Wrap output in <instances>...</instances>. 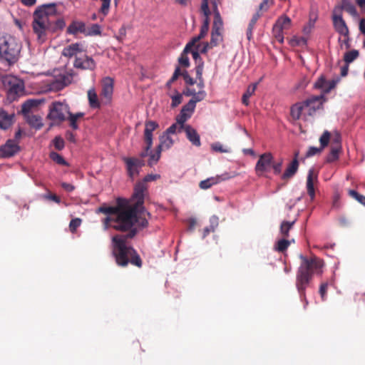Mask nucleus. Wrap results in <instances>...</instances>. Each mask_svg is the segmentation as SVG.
Wrapping results in <instances>:
<instances>
[{
    "instance_id": "20",
    "label": "nucleus",
    "mask_w": 365,
    "mask_h": 365,
    "mask_svg": "<svg viewBox=\"0 0 365 365\" xmlns=\"http://www.w3.org/2000/svg\"><path fill=\"white\" fill-rule=\"evenodd\" d=\"M14 113H9L4 108H0V128L1 130L9 129L14 123Z\"/></svg>"
},
{
    "instance_id": "11",
    "label": "nucleus",
    "mask_w": 365,
    "mask_h": 365,
    "mask_svg": "<svg viewBox=\"0 0 365 365\" xmlns=\"http://www.w3.org/2000/svg\"><path fill=\"white\" fill-rule=\"evenodd\" d=\"M21 150L18 142L8 139L4 145L0 146V158H10L17 155Z\"/></svg>"
},
{
    "instance_id": "6",
    "label": "nucleus",
    "mask_w": 365,
    "mask_h": 365,
    "mask_svg": "<svg viewBox=\"0 0 365 365\" xmlns=\"http://www.w3.org/2000/svg\"><path fill=\"white\" fill-rule=\"evenodd\" d=\"M21 44L11 36H3L0 37V60L6 61L9 65L17 62Z\"/></svg>"
},
{
    "instance_id": "46",
    "label": "nucleus",
    "mask_w": 365,
    "mask_h": 365,
    "mask_svg": "<svg viewBox=\"0 0 365 365\" xmlns=\"http://www.w3.org/2000/svg\"><path fill=\"white\" fill-rule=\"evenodd\" d=\"M207 96V93L205 90H200L197 93H195L192 98L189 101V102L193 103V105L196 106L197 102H200L203 101Z\"/></svg>"
},
{
    "instance_id": "62",
    "label": "nucleus",
    "mask_w": 365,
    "mask_h": 365,
    "mask_svg": "<svg viewBox=\"0 0 365 365\" xmlns=\"http://www.w3.org/2000/svg\"><path fill=\"white\" fill-rule=\"evenodd\" d=\"M197 49L201 53H205L207 52L208 49L213 48V46H211L210 43L206 42L204 43L203 45L201 46L200 44H197L196 46Z\"/></svg>"
},
{
    "instance_id": "13",
    "label": "nucleus",
    "mask_w": 365,
    "mask_h": 365,
    "mask_svg": "<svg viewBox=\"0 0 365 365\" xmlns=\"http://www.w3.org/2000/svg\"><path fill=\"white\" fill-rule=\"evenodd\" d=\"M123 161L126 165L128 175L132 179L138 175L140 173V169L145 165V161L138 158H123Z\"/></svg>"
},
{
    "instance_id": "9",
    "label": "nucleus",
    "mask_w": 365,
    "mask_h": 365,
    "mask_svg": "<svg viewBox=\"0 0 365 365\" xmlns=\"http://www.w3.org/2000/svg\"><path fill=\"white\" fill-rule=\"evenodd\" d=\"M160 178L158 174H148L144 177L142 181L138 182L134 187L133 194V199H138L140 204H144L145 196L148 192V186L146 183L156 180Z\"/></svg>"
},
{
    "instance_id": "4",
    "label": "nucleus",
    "mask_w": 365,
    "mask_h": 365,
    "mask_svg": "<svg viewBox=\"0 0 365 365\" xmlns=\"http://www.w3.org/2000/svg\"><path fill=\"white\" fill-rule=\"evenodd\" d=\"M57 3L46 4L38 6L33 14L32 29L40 43H43L51 29L50 17L57 14Z\"/></svg>"
},
{
    "instance_id": "37",
    "label": "nucleus",
    "mask_w": 365,
    "mask_h": 365,
    "mask_svg": "<svg viewBox=\"0 0 365 365\" xmlns=\"http://www.w3.org/2000/svg\"><path fill=\"white\" fill-rule=\"evenodd\" d=\"M118 209V200H116V205L115 206H101L98 208L97 212H101L106 215H108V216H113Z\"/></svg>"
},
{
    "instance_id": "63",
    "label": "nucleus",
    "mask_w": 365,
    "mask_h": 365,
    "mask_svg": "<svg viewBox=\"0 0 365 365\" xmlns=\"http://www.w3.org/2000/svg\"><path fill=\"white\" fill-rule=\"evenodd\" d=\"M211 149L217 153H227V150L225 149L220 143H215L211 145Z\"/></svg>"
},
{
    "instance_id": "8",
    "label": "nucleus",
    "mask_w": 365,
    "mask_h": 365,
    "mask_svg": "<svg viewBox=\"0 0 365 365\" xmlns=\"http://www.w3.org/2000/svg\"><path fill=\"white\" fill-rule=\"evenodd\" d=\"M69 113V107L67 104L56 101L49 106L47 118L54 123H59L66 120V115Z\"/></svg>"
},
{
    "instance_id": "3",
    "label": "nucleus",
    "mask_w": 365,
    "mask_h": 365,
    "mask_svg": "<svg viewBox=\"0 0 365 365\" xmlns=\"http://www.w3.org/2000/svg\"><path fill=\"white\" fill-rule=\"evenodd\" d=\"M301 264L296 275V287L300 298L305 302V306L308 304L306 298V289L312 279L314 274H321L324 267V261L316 255L309 258L300 255Z\"/></svg>"
},
{
    "instance_id": "24",
    "label": "nucleus",
    "mask_w": 365,
    "mask_h": 365,
    "mask_svg": "<svg viewBox=\"0 0 365 365\" xmlns=\"http://www.w3.org/2000/svg\"><path fill=\"white\" fill-rule=\"evenodd\" d=\"M86 32V24L80 21H73L67 28V33L76 35L78 33L85 34Z\"/></svg>"
},
{
    "instance_id": "40",
    "label": "nucleus",
    "mask_w": 365,
    "mask_h": 365,
    "mask_svg": "<svg viewBox=\"0 0 365 365\" xmlns=\"http://www.w3.org/2000/svg\"><path fill=\"white\" fill-rule=\"evenodd\" d=\"M189 115L185 114L182 113H180V114L176 117V123L179 125V132H181L182 130H185V128L187 125H185V123L189 119Z\"/></svg>"
},
{
    "instance_id": "31",
    "label": "nucleus",
    "mask_w": 365,
    "mask_h": 365,
    "mask_svg": "<svg viewBox=\"0 0 365 365\" xmlns=\"http://www.w3.org/2000/svg\"><path fill=\"white\" fill-rule=\"evenodd\" d=\"M291 23L292 21L289 17L287 16H282L278 18L274 25L279 29L284 30L289 29Z\"/></svg>"
},
{
    "instance_id": "50",
    "label": "nucleus",
    "mask_w": 365,
    "mask_h": 365,
    "mask_svg": "<svg viewBox=\"0 0 365 365\" xmlns=\"http://www.w3.org/2000/svg\"><path fill=\"white\" fill-rule=\"evenodd\" d=\"M24 90V85L21 82L14 83L10 86L9 93L11 94L19 95L22 93Z\"/></svg>"
},
{
    "instance_id": "30",
    "label": "nucleus",
    "mask_w": 365,
    "mask_h": 365,
    "mask_svg": "<svg viewBox=\"0 0 365 365\" xmlns=\"http://www.w3.org/2000/svg\"><path fill=\"white\" fill-rule=\"evenodd\" d=\"M174 143V140L172 139V138L163 133L160 137V144L157 146L158 148H160V150H163L164 149H169L173 146Z\"/></svg>"
},
{
    "instance_id": "42",
    "label": "nucleus",
    "mask_w": 365,
    "mask_h": 365,
    "mask_svg": "<svg viewBox=\"0 0 365 365\" xmlns=\"http://www.w3.org/2000/svg\"><path fill=\"white\" fill-rule=\"evenodd\" d=\"M101 34V26L98 24H93L86 29V36H98Z\"/></svg>"
},
{
    "instance_id": "39",
    "label": "nucleus",
    "mask_w": 365,
    "mask_h": 365,
    "mask_svg": "<svg viewBox=\"0 0 365 365\" xmlns=\"http://www.w3.org/2000/svg\"><path fill=\"white\" fill-rule=\"evenodd\" d=\"M359 53L357 50L353 49L344 53V60L346 64H349L358 58Z\"/></svg>"
},
{
    "instance_id": "55",
    "label": "nucleus",
    "mask_w": 365,
    "mask_h": 365,
    "mask_svg": "<svg viewBox=\"0 0 365 365\" xmlns=\"http://www.w3.org/2000/svg\"><path fill=\"white\" fill-rule=\"evenodd\" d=\"M349 195L356 200L359 202L361 204L365 205V196L358 193L356 191L354 190H349Z\"/></svg>"
},
{
    "instance_id": "53",
    "label": "nucleus",
    "mask_w": 365,
    "mask_h": 365,
    "mask_svg": "<svg viewBox=\"0 0 365 365\" xmlns=\"http://www.w3.org/2000/svg\"><path fill=\"white\" fill-rule=\"evenodd\" d=\"M195 108V105H193L192 102L190 103L188 101L185 106H182L180 112L185 114H188L189 118L191 117Z\"/></svg>"
},
{
    "instance_id": "28",
    "label": "nucleus",
    "mask_w": 365,
    "mask_h": 365,
    "mask_svg": "<svg viewBox=\"0 0 365 365\" xmlns=\"http://www.w3.org/2000/svg\"><path fill=\"white\" fill-rule=\"evenodd\" d=\"M88 99L89 106L92 108H99L101 103L98 100L97 93L94 88L89 89L88 91Z\"/></svg>"
},
{
    "instance_id": "25",
    "label": "nucleus",
    "mask_w": 365,
    "mask_h": 365,
    "mask_svg": "<svg viewBox=\"0 0 365 365\" xmlns=\"http://www.w3.org/2000/svg\"><path fill=\"white\" fill-rule=\"evenodd\" d=\"M83 51L82 45L79 43H72L66 47H65L62 51V56L67 58H72L75 56L78 53H81Z\"/></svg>"
},
{
    "instance_id": "56",
    "label": "nucleus",
    "mask_w": 365,
    "mask_h": 365,
    "mask_svg": "<svg viewBox=\"0 0 365 365\" xmlns=\"http://www.w3.org/2000/svg\"><path fill=\"white\" fill-rule=\"evenodd\" d=\"M55 148L58 150L63 149L65 143L63 139L60 136H56L53 140Z\"/></svg>"
},
{
    "instance_id": "10",
    "label": "nucleus",
    "mask_w": 365,
    "mask_h": 365,
    "mask_svg": "<svg viewBox=\"0 0 365 365\" xmlns=\"http://www.w3.org/2000/svg\"><path fill=\"white\" fill-rule=\"evenodd\" d=\"M158 124L155 121L148 120L145 122L144 130V141L146 144L144 150L140 153V159H143L149 155V151L153 145V132L158 128Z\"/></svg>"
},
{
    "instance_id": "21",
    "label": "nucleus",
    "mask_w": 365,
    "mask_h": 365,
    "mask_svg": "<svg viewBox=\"0 0 365 365\" xmlns=\"http://www.w3.org/2000/svg\"><path fill=\"white\" fill-rule=\"evenodd\" d=\"M335 86L336 82L334 81H327L323 76L319 78L314 83V88L321 89L323 96L324 93H328Z\"/></svg>"
},
{
    "instance_id": "51",
    "label": "nucleus",
    "mask_w": 365,
    "mask_h": 365,
    "mask_svg": "<svg viewBox=\"0 0 365 365\" xmlns=\"http://www.w3.org/2000/svg\"><path fill=\"white\" fill-rule=\"evenodd\" d=\"M272 35L279 43H283V42H284L283 30L279 29L278 27H277L274 25L273 28H272Z\"/></svg>"
},
{
    "instance_id": "27",
    "label": "nucleus",
    "mask_w": 365,
    "mask_h": 365,
    "mask_svg": "<svg viewBox=\"0 0 365 365\" xmlns=\"http://www.w3.org/2000/svg\"><path fill=\"white\" fill-rule=\"evenodd\" d=\"M307 193L309 195L312 200L314 199L315 197V190L314 187V171L313 170H310L309 171L307 178Z\"/></svg>"
},
{
    "instance_id": "2",
    "label": "nucleus",
    "mask_w": 365,
    "mask_h": 365,
    "mask_svg": "<svg viewBox=\"0 0 365 365\" xmlns=\"http://www.w3.org/2000/svg\"><path fill=\"white\" fill-rule=\"evenodd\" d=\"M137 235V231L133 230L125 235H115L112 237L113 255L116 264L120 267H126L129 262L141 267L142 259L136 250L128 245V240L133 239Z\"/></svg>"
},
{
    "instance_id": "29",
    "label": "nucleus",
    "mask_w": 365,
    "mask_h": 365,
    "mask_svg": "<svg viewBox=\"0 0 365 365\" xmlns=\"http://www.w3.org/2000/svg\"><path fill=\"white\" fill-rule=\"evenodd\" d=\"M26 121L30 126L36 129H40L43 126L42 118L36 115H27Z\"/></svg>"
},
{
    "instance_id": "14",
    "label": "nucleus",
    "mask_w": 365,
    "mask_h": 365,
    "mask_svg": "<svg viewBox=\"0 0 365 365\" xmlns=\"http://www.w3.org/2000/svg\"><path fill=\"white\" fill-rule=\"evenodd\" d=\"M273 155L271 153H264L259 155L255 165V171L258 175H262L264 173L269 171L272 164H273Z\"/></svg>"
},
{
    "instance_id": "33",
    "label": "nucleus",
    "mask_w": 365,
    "mask_h": 365,
    "mask_svg": "<svg viewBox=\"0 0 365 365\" xmlns=\"http://www.w3.org/2000/svg\"><path fill=\"white\" fill-rule=\"evenodd\" d=\"M222 31L212 30L211 39L210 41L211 46H217L222 41L223 37Z\"/></svg>"
},
{
    "instance_id": "41",
    "label": "nucleus",
    "mask_w": 365,
    "mask_h": 365,
    "mask_svg": "<svg viewBox=\"0 0 365 365\" xmlns=\"http://www.w3.org/2000/svg\"><path fill=\"white\" fill-rule=\"evenodd\" d=\"M290 244H291V242L289 240H287L286 239H282V240L277 241V242L275 245L274 249L277 252H284V251H286L287 250V248L290 245Z\"/></svg>"
},
{
    "instance_id": "44",
    "label": "nucleus",
    "mask_w": 365,
    "mask_h": 365,
    "mask_svg": "<svg viewBox=\"0 0 365 365\" xmlns=\"http://www.w3.org/2000/svg\"><path fill=\"white\" fill-rule=\"evenodd\" d=\"M192 48H190L187 51H185V48H184L182 53L178 58V62L180 65L183 67L187 68L190 66V61L187 57V53H190Z\"/></svg>"
},
{
    "instance_id": "26",
    "label": "nucleus",
    "mask_w": 365,
    "mask_h": 365,
    "mask_svg": "<svg viewBox=\"0 0 365 365\" xmlns=\"http://www.w3.org/2000/svg\"><path fill=\"white\" fill-rule=\"evenodd\" d=\"M334 8H340V14H341L342 10H345L351 16H356L357 14L355 6L349 0H342L341 4L340 6H336Z\"/></svg>"
},
{
    "instance_id": "64",
    "label": "nucleus",
    "mask_w": 365,
    "mask_h": 365,
    "mask_svg": "<svg viewBox=\"0 0 365 365\" xmlns=\"http://www.w3.org/2000/svg\"><path fill=\"white\" fill-rule=\"evenodd\" d=\"M177 132L180 133L179 125L175 123L171 125L168 128H167V130L163 133L170 135V134H174Z\"/></svg>"
},
{
    "instance_id": "18",
    "label": "nucleus",
    "mask_w": 365,
    "mask_h": 365,
    "mask_svg": "<svg viewBox=\"0 0 365 365\" xmlns=\"http://www.w3.org/2000/svg\"><path fill=\"white\" fill-rule=\"evenodd\" d=\"M330 140L331 133L328 130H325L319 138L320 148L310 147L307 152L306 157L309 158L321 153L322 150L328 145Z\"/></svg>"
},
{
    "instance_id": "23",
    "label": "nucleus",
    "mask_w": 365,
    "mask_h": 365,
    "mask_svg": "<svg viewBox=\"0 0 365 365\" xmlns=\"http://www.w3.org/2000/svg\"><path fill=\"white\" fill-rule=\"evenodd\" d=\"M299 160L293 159L287 165L284 173L282 175V179L287 180L292 178L298 170L299 168Z\"/></svg>"
},
{
    "instance_id": "58",
    "label": "nucleus",
    "mask_w": 365,
    "mask_h": 365,
    "mask_svg": "<svg viewBox=\"0 0 365 365\" xmlns=\"http://www.w3.org/2000/svg\"><path fill=\"white\" fill-rule=\"evenodd\" d=\"M81 220L80 218H75L71 220L69 223V229L71 232H75L76 229L81 225Z\"/></svg>"
},
{
    "instance_id": "22",
    "label": "nucleus",
    "mask_w": 365,
    "mask_h": 365,
    "mask_svg": "<svg viewBox=\"0 0 365 365\" xmlns=\"http://www.w3.org/2000/svg\"><path fill=\"white\" fill-rule=\"evenodd\" d=\"M183 130L186 133L187 138L193 145L197 147L201 145L200 137L195 128L190 125H187Z\"/></svg>"
},
{
    "instance_id": "19",
    "label": "nucleus",
    "mask_w": 365,
    "mask_h": 365,
    "mask_svg": "<svg viewBox=\"0 0 365 365\" xmlns=\"http://www.w3.org/2000/svg\"><path fill=\"white\" fill-rule=\"evenodd\" d=\"M113 93V80L110 77H106L103 80L101 96L104 98L107 102L111 100Z\"/></svg>"
},
{
    "instance_id": "48",
    "label": "nucleus",
    "mask_w": 365,
    "mask_h": 365,
    "mask_svg": "<svg viewBox=\"0 0 365 365\" xmlns=\"http://www.w3.org/2000/svg\"><path fill=\"white\" fill-rule=\"evenodd\" d=\"M289 43L293 47L304 46L307 44V38L304 37L293 36L289 39Z\"/></svg>"
},
{
    "instance_id": "47",
    "label": "nucleus",
    "mask_w": 365,
    "mask_h": 365,
    "mask_svg": "<svg viewBox=\"0 0 365 365\" xmlns=\"http://www.w3.org/2000/svg\"><path fill=\"white\" fill-rule=\"evenodd\" d=\"M273 4V0H263L259 4L257 12L262 15V14L267 12Z\"/></svg>"
},
{
    "instance_id": "43",
    "label": "nucleus",
    "mask_w": 365,
    "mask_h": 365,
    "mask_svg": "<svg viewBox=\"0 0 365 365\" xmlns=\"http://www.w3.org/2000/svg\"><path fill=\"white\" fill-rule=\"evenodd\" d=\"M69 121L70 125L73 130H77L78 128V125L76 122H78V119L82 118L83 116V113H77L76 114H72L69 113Z\"/></svg>"
},
{
    "instance_id": "57",
    "label": "nucleus",
    "mask_w": 365,
    "mask_h": 365,
    "mask_svg": "<svg viewBox=\"0 0 365 365\" xmlns=\"http://www.w3.org/2000/svg\"><path fill=\"white\" fill-rule=\"evenodd\" d=\"M283 164V159H280L278 162H274L272 164V167L273 169V172L275 175H279L282 172V168Z\"/></svg>"
},
{
    "instance_id": "32",
    "label": "nucleus",
    "mask_w": 365,
    "mask_h": 365,
    "mask_svg": "<svg viewBox=\"0 0 365 365\" xmlns=\"http://www.w3.org/2000/svg\"><path fill=\"white\" fill-rule=\"evenodd\" d=\"M43 101V100H28L22 105V112L24 113H27L30 111L31 108L37 107Z\"/></svg>"
},
{
    "instance_id": "16",
    "label": "nucleus",
    "mask_w": 365,
    "mask_h": 365,
    "mask_svg": "<svg viewBox=\"0 0 365 365\" xmlns=\"http://www.w3.org/2000/svg\"><path fill=\"white\" fill-rule=\"evenodd\" d=\"M73 66L81 70L93 71L96 68V64L91 57L85 55L83 57H76Z\"/></svg>"
},
{
    "instance_id": "54",
    "label": "nucleus",
    "mask_w": 365,
    "mask_h": 365,
    "mask_svg": "<svg viewBox=\"0 0 365 365\" xmlns=\"http://www.w3.org/2000/svg\"><path fill=\"white\" fill-rule=\"evenodd\" d=\"M341 138L339 133H335L331 138V147L341 150Z\"/></svg>"
},
{
    "instance_id": "34",
    "label": "nucleus",
    "mask_w": 365,
    "mask_h": 365,
    "mask_svg": "<svg viewBox=\"0 0 365 365\" xmlns=\"http://www.w3.org/2000/svg\"><path fill=\"white\" fill-rule=\"evenodd\" d=\"M214 13V21L212 30L222 31L223 29V21L220 16L219 10L213 11Z\"/></svg>"
},
{
    "instance_id": "5",
    "label": "nucleus",
    "mask_w": 365,
    "mask_h": 365,
    "mask_svg": "<svg viewBox=\"0 0 365 365\" xmlns=\"http://www.w3.org/2000/svg\"><path fill=\"white\" fill-rule=\"evenodd\" d=\"M324 96H312L307 100L294 104L290 109V115L294 120L302 118L307 120V117L312 116L315 112L322 108Z\"/></svg>"
},
{
    "instance_id": "15",
    "label": "nucleus",
    "mask_w": 365,
    "mask_h": 365,
    "mask_svg": "<svg viewBox=\"0 0 365 365\" xmlns=\"http://www.w3.org/2000/svg\"><path fill=\"white\" fill-rule=\"evenodd\" d=\"M333 24L336 31L344 36H349V29L340 14V8H334L333 10Z\"/></svg>"
},
{
    "instance_id": "60",
    "label": "nucleus",
    "mask_w": 365,
    "mask_h": 365,
    "mask_svg": "<svg viewBox=\"0 0 365 365\" xmlns=\"http://www.w3.org/2000/svg\"><path fill=\"white\" fill-rule=\"evenodd\" d=\"M182 76L186 84L192 86L195 83V81L189 75L187 71H182Z\"/></svg>"
},
{
    "instance_id": "17",
    "label": "nucleus",
    "mask_w": 365,
    "mask_h": 365,
    "mask_svg": "<svg viewBox=\"0 0 365 365\" xmlns=\"http://www.w3.org/2000/svg\"><path fill=\"white\" fill-rule=\"evenodd\" d=\"M74 76L75 73L73 70L60 75L58 78L53 82L52 88L58 91L63 89L64 87L71 83Z\"/></svg>"
},
{
    "instance_id": "49",
    "label": "nucleus",
    "mask_w": 365,
    "mask_h": 365,
    "mask_svg": "<svg viewBox=\"0 0 365 365\" xmlns=\"http://www.w3.org/2000/svg\"><path fill=\"white\" fill-rule=\"evenodd\" d=\"M50 158L52 160H53L58 165L66 166L68 165V163L65 160V159L60 154L56 152H51L50 153Z\"/></svg>"
},
{
    "instance_id": "61",
    "label": "nucleus",
    "mask_w": 365,
    "mask_h": 365,
    "mask_svg": "<svg viewBox=\"0 0 365 365\" xmlns=\"http://www.w3.org/2000/svg\"><path fill=\"white\" fill-rule=\"evenodd\" d=\"M328 283L327 282H324L322 283L320 287H319V294L322 297V299L323 301H324L326 299V295H327V289H328Z\"/></svg>"
},
{
    "instance_id": "35",
    "label": "nucleus",
    "mask_w": 365,
    "mask_h": 365,
    "mask_svg": "<svg viewBox=\"0 0 365 365\" xmlns=\"http://www.w3.org/2000/svg\"><path fill=\"white\" fill-rule=\"evenodd\" d=\"M257 88V83L251 84L248 86L246 92L242 96V103L245 106H248L250 103L249 98L255 93Z\"/></svg>"
},
{
    "instance_id": "7",
    "label": "nucleus",
    "mask_w": 365,
    "mask_h": 365,
    "mask_svg": "<svg viewBox=\"0 0 365 365\" xmlns=\"http://www.w3.org/2000/svg\"><path fill=\"white\" fill-rule=\"evenodd\" d=\"M201 11L205 16V19L203 21V24L201 26L200 34L192 38V39L188 42L185 46V51L188 50L190 48H193L196 46V43L201 39H202L207 34L209 30L210 25V11L208 6V0H202L201 4Z\"/></svg>"
},
{
    "instance_id": "1",
    "label": "nucleus",
    "mask_w": 365,
    "mask_h": 365,
    "mask_svg": "<svg viewBox=\"0 0 365 365\" xmlns=\"http://www.w3.org/2000/svg\"><path fill=\"white\" fill-rule=\"evenodd\" d=\"M130 203L127 200L118 198V209L113 216H107L103 220L104 229L113 227L120 232H128L135 230L137 233L148 225L146 216L151 215L147 212L143 204H140L138 199Z\"/></svg>"
},
{
    "instance_id": "38",
    "label": "nucleus",
    "mask_w": 365,
    "mask_h": 365,
    "mask_svg": "<svg viewBox=\"0 0 365 365\" xmlns=\"http://www.w3.org/2000/svg\"><path fill=\"white\" fill-rule=\"evenodd\" d=\"M341 151V150L340 149L331 147L330 153L326 158V162L330 163L337 160L339 158V153Z\"/></svg>"
},
{
    "instance_id": "12",
    "label": "nucleus",
    "mask_w": 365,
    "mask_h": 365,
    "mask_svg": "<svg viewBox=\"0 0 365 365\" xmlns=\"http://www.w3.org/2000/svg\"><path fill=\"white\" fill-rule=\"evenodd\" d=\"M238 173L236 172L225 173L220 175H216L202 180L199 183V187L202 190H207L210 188L212 185H217L222 181H225L237 176Z\"/></svg>"
},
{
    "instance_id": "59",
    "label": "nucleus",
    "mask_w": 365,
    "mask_h": 365,
    "mask_svg": "<svg viewBox=\"0 0 365 365\" xmlns=\"http://www.w3.org/2000/svg\"><path fill=\"white\" fill-rule=\"evenodd\" d=\"M203 68H204V62L203 61L198 62L197 65L195 66V68L197 79L203 78H202Z\"/></svg>"
},
{
    "instance_id": "36",
    "label": "nucleus",
    "mask_w": 365,
    "mask_h": 365,
    "mask_svg": "<svg viewBox=\"0 0 365 365\" xmlns=\"http://www.w3.org/2000/svg\"><path fill=\"white\" fill-rule=\"evenodd\" d=\"M296 220L292 222L283 221L280 226V232L284 237H289V232L292 229V226L295 223Z\"/></svg>"
},
{
    "instance_id": "45",
    "label": "nucleus",
    "mask_w": 365,
    "mask_h": 365,
    "mask_svg": "<svg viewBox=\"0 0 365 365\" xmlns=\"http://www.w3.org/2000/svg\"><path fill=\"white\" fill-rule=\"evenodd\" d=\"M162 150H160V148H156V151L155 153H153L152 152L149 153V160H148V165L153 166L154 164H155L160 158V154Z\"/></svg>"
},
{
    "instance_id": "52",
    "label": "nucleus",
    "mask_w": 365,
    "mask_h": 365,
    "mask_svg": "<svg viewBox=\"0 0 365 365\" xmlns=\"http://www.w3.org/2000/svg\"><path fill=\"white\" fill-rule=\"evenodd\" d=\"M175 95L170 96V98L172 99L171 103V107L175 108L178 105H180L182 103V96L181 93H178L176 90H175Z\"/></svg>"
}]
</instances>
